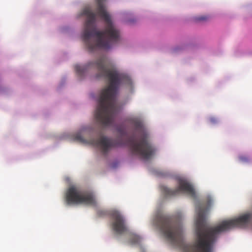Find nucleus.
<instances>
[{"instance_id":"1","label":"nucleus","mask_w":252,"mask_h":252,"mask_svg":"<svg viewBox=\"0 0 252 252\" xmlns=\"http://www.w3.org/2000/svg\"><path fill=\"white\" fill-rule=\"evenodd\" d=\"M197 218L195 222V239L193 243L185 245L183 241L182 225L173 221L166 215H159L156 223L165 237L173 245L184 248V252H213L218 235L220 232L233 227H247L251 221L252 214H245L237 218L225 220L215 227L206 223L205 210L202 204L196 205Z\"/></svg>"},{"instance_id":"2","label":"nucleus","mask_w":252,"mask_h":252,"mask_svg":"<svg viewBox=\"0 0 252 252\" xmlns=\"http://www.w3.org/2000/svg\"><path fill=\"white\" fill-rule=\"evenodd\" d=\"M94 66L97 70V78L106 79L108 86L102 90L95 111V117L98 122L105 126L112 125L118 111L116 98L120 85L128 81L129 77L109 66L107 58L102 56L95 62L89 63L86 66L76 65V72L82 75L85 69Z\"/></svg>"},{"instance_id":"3","label":"nucleus","mask_w":252,"mask_h":252,"mask_svg":"<svg viewBox=\"0 0 252 252\" xmlns=\"http://www.w3.org/2000/svg\"><path fill=\"white\" fill-rule=\"evenodd\" d=\"M96 12L106 23L104 31H98L95 25V14L89 8H85L83 14L87 16L82 38L89 51L94 52L98 49H108L113 43H117L120 39L119 30L112 22L104 2L106 0H96Z\"/></svg>"},{"instance_id":"4","label":"nucleus","mask_w":252,"mask_h":252,"mask_svg":"<svg viewBox=\"0 0 252 252\" xmlns=\"http://www.w3.org/2000/svg\"><path fill=\"white\" fill-rule=\"evenodd\" d=\"M132 124L135 130L140 133V140L138 142L136 141L134 137L127 138L124 141L123 138L126 136V132L121 127H118L117 128L121 136L116 139L103 136L98 139H92L87 141L80 134H77L75 136V139L82 143H89L99 147L104 154L112 148L127 145L133 154L139 156L144 159H149L154 154L156 150L149 141V134L140 121L134 120L132 121Z\"/></svg>"},{"instance_id":"5","label":"nucleus","mask_w":252,"mask_h":252,"mask_svg":"<svg viewBox=\"0 0 252 252\" xmlns=\"http://www.w3.org/2000/svg\"><path fill=\"white\" fill-rule=\"evenodd\" d=\"M65 201L68 205L83 204L96 206V201L94 194L90 192H82L76 187H70L67 190Z\"/></svg>"},{"instance_id":"6","label":"nucleus","mask_w":252,"mask_h":252,"mask_svg":"<svg viewBox=\"0 0 252 252\" xmlns=\"http://www.w3.org/2000/svg\"><path fill=\"white\" fill-rule=\"evenodd\" d=\"M178 184V188L175 189H172L162 186L161 190L167 196H175L179 194L181 191H183L190 195L192 197L195 198V191L193 187L189 183L184 180L180 179Z\"/></svg>"},{"instance_id":"7","label":"nucleus","mask_w":252,"mask_h":252,"mask_svg":"<svg viewBox=\"0 0 252 252\" xmlns=\"http://www.w3.org/2000/svg\"><path fill=\"white\" fill-rule=\"evenodd\" d=\"M112 220V226L113 230L117 234H122L127 231V227L123 217L118 211L114 210L111 212Z\"/></svg>"},{"instance_id":"8","label":"nucleus","mask_w":252,"mask_h":252,"mask_svg":"<svg viewBox=\"0 0 252 252\" xmlns=\"http://www.w3.org/2000/svg\"><path fill=\"white\" fill-rule=\"evenodd\" d=\"M141 241V238L135 234L130 235V242L132 244H137L139 243Z\"/></svg>"},{"instance_id":"9","label":"nucleus","mask_w":252,"mask_h":252,"mask_svg":"<svg viewBox=\"0 0 252 252\" xmlns=\"http://www.w3.org/2000/svg\"><path fill=\"white\" fill-rule=\"evenodd\" d=\"M209 18L208 16L203 15L195 17L194 20L196 22H203L208 20Z\"/></svg>"},{"instance_id":"10","label":"nucleus","mask_w":252,"mask_h":252,"mask_svg":"<svg viewBox=\"0 0 252 252\" xmlns=\"http://www.w3.org/2000/svg\"><path fill=\"white\" fill-rule=\"evenodd\" d=\"M239 159L243 162H247L249 161V158L245 156H241L239 157Z\"/></svg>"},{"instance_id":"11","label":"nucleus","mask_w":252,"mask_h":252,"mask_svg":"<svg viewBox=\"0 0 252 252\" xmlns=\"http://www.w3.org/2000/svg\"><path fill=\"white\" fill-rule=\"evenodd\" d=\"M212 200L211 199V198L210 197H208L207 200V203L208 208L210 207L211 204H212Z\"/></svg>"},{"instance_id":"12","label":"nucleus","mask_w":252,"mask_h":252,"mask_svg":"<svg viewBox=\"0 0 252 252\" xmlns=\"http://www.w3.org/2000/svg\"><path fill=\"white\" fill-rule=\"evenodd\" d=\"M210 121L212 124H216L218 122V120L215 117H211L210 118Z\"/></svg>"}]
</instances>
